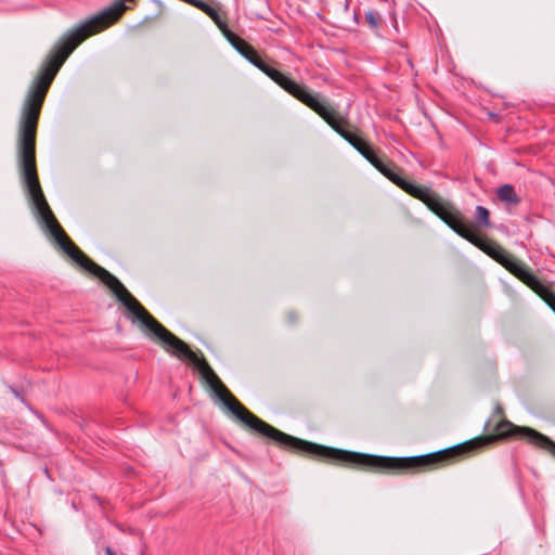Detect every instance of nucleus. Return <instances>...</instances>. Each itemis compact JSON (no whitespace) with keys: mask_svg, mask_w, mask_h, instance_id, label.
Instances as JSON below:
<instances>
[{"mask_svg":"<svg viewBox=\"0 0 555 555\" xmlns=\"http://www.w3.org/2000/svg\"><path fill=\"white\" fill-rule=\"evenodd\" d=\"M105 554L106 555H116V553L111 547H106Z\"/></svg>","mask_w":555,"mask_h":555,"instance_id":"9d476101","label":"nucleus"},{"mask_svg":"<svg viewBox=\"0 0 555 555\" xmlns=\"http://www.w3.org/2000/svg\"><path fill=\"white\" fill-rule=\"evenodd\" d=\"M9 389L10 391L15 396V398H17L18 400H21L23 403H25V399L24 397L22 396L21 391L18 389H16L15 387L13 386H9Z\"/></svg>","mask_w":555,"mask_h":555,"instance_id":"1a4fd4ad","label":"nucleus"},{"mask_svg":"<svg viewBox=\"0 0 555 555\" xmlns=\"http://www.w3.org/2000/svg\"><path fill=\"white\" fill-rule=\"evenodd\" d=\"M476 222L480 227L489 228L491 225L490 222V212L489 210L483 206H477L476 207Z\"/></svg>","mask_w":555,"mask_h":555,"instance_id":"0eeeda50","label":"nucleus"},{"mask_svg":"<svg viewBox=\"0 0 555 555\" xmlns=\"http://www.w3.org/2000/svg\"><path fill=\"white\" fill-rule=\"evenodd\" d=\"M287 317H288L289 322L293 323L295 321V314L293 312L288 313Z\"/></svg>","mask_w":555,"mask_h":555,"instance_id":"f8f14e48","label":"nucleus"},{"mask_svg":"<svg viewBox=\"0 0 555 555\" xmlns=\"http://www.w3.org/2000/svg\"><path fill=\"white\" fill-rule=\"evenodd\" d=\"M228 38V40L230 41V43L232 44V47L243 56V57H247L248 55H251L250 53L254 51V48L248 44L247 42L243 41L242 39L235 37L232 33L230 31H225L224 29H222Z\"/></svg>","mask_w":555,"mask_h":555,"instance_id":"423d86ee","label":"nucleus"},{"mask_svg":"<svg viewBox=\"0 0 555 555\" xmlns=\"http://www.w3.org/2000/svg\"><path fill=\"white\" fill-rule=\"evenodd\" d=\"M495 430L501 439H525L531 444L555 455V441L531 427L518 426L507 420H503L495 426Z\"/></svg>","mask_w":555,"mask_h":555,"instance_id":"20e7f679","label":"nucleus"},{"mask_svg":"<svg viewBox=\"0 0 555 555\" xmlns=\"http://www.w3.org/2000/svg\"><path fill=\"white\" fill-rule=\"evenodd\" d=\"M248 55L246 60L260 69L263 74L270 77L275 83H278L282 89H284L287 93L296 98L301 103L306 104L308 99L312 96V92H310L305 86L297 83L291 77L284 75L279 69L271 67L267 64L254 49V51Z\"/></svg>","mask_w":555,"mask_h":555,"instance_id":"7ed1b4c3","label":"nucleus"},{"mask_svg":"<svg viewBox=\"0 0 555 555\" xmlns=\"http://www.w3.org/2000/svg\"><path fill=\"white\" fill-rule=\"evenodd\" d=\"M496 197L506 206L514 207L520 203V196L516 193L514 185L503 184L496 190Z\"/></svg>","mask_w":555,"mask_h":555,"instance_id":"39448f33","label":"nucleus"},{"mask_svg":"<svg viewBox=\"0 0 555 555\" xmlns=\"http://www.w3.org/2000/svg\"><path fill=\"white\" fill-rule=\"evenodd\" d=\"M372 166H374L383 176L390 180L393 184L399 186L409 195L420 199L425 205L430 202L436 193L431 192L429 188L416 185L400 175H398L389 165L385 164L370 146L364 153L361 154Z\"/></svg>","mask_w":555,"mask_h":555,"instance_id":"f03ea898","label":"nucleus"},{"mask_svg":"<svg viewBox=\"0 0 555 555\" xmlns=\"http://www.w3.org/2000/svg\"><path fill=\"white\" fill-rule=\"evenodd\" d=\"M322 117L341 138H344L360 154L364 153L370 145L353 132L346 129L348 119L339 116L336 111L319 99L317 94H312L305 104Z\"/></svg>","mask_w":555,"mask_h":555,"instance_id":"f257e3e1","label":"nucleus"},{"mask_svg":"<svg viewBox=\"0 0 555 555\" xmlns=\"http://www.w3.org/2000/svg\"><path fill=\"white\" fill-rule=\"evenodd\" d=\"M495 413L496 414H503V408L501 405L495 406Z\"/></svg>","mask_w":555,"mask_h":555,"instance_id":"9b49d317","label":"nucleus"},{"mask_svg":"<svg viewBox=\"0 0 555 555\" xmlns=\"http://www.w3.org/2000/svg\"><path fill=\"white\" fill-rule=\"evenodd\" d=\"M365 20L372 28L376 29L378 27V18L373 11L365 13Z\"/></svg>","mask_w":555,"mask_h":555,"instance_id":"6e6552de","label":"nucleus"}]
</instances>
